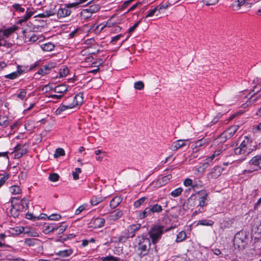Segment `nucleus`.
<instances>
[{
    "instance_id": "obj_20",
    "label": "nucleus",
    "mask_w": 261,
    "mask_h": 261,
    "mask_svg": "<svg viewBox=\"0 0 261 261\" xmlns=\"http://www.w3.org/2000/svg\"><path fill=\"white\" fill-rule=\"evenodd\" d=\"M198 194H201V197H200L199 199L198 205L200 207H203L206 205V200L207 196V194L203 192H200L198 193Z\"/></svg>"
},
{
    "instance_id": "obj_44",
    "label": "nucleus",
    "mask_w": 261,
    "mask_h": 261,
    "mask_svg": "<svg viewBox=\"0 0 261 261\" xmlns=\"http://www.w3.org/2000/svg\"><path fill=\"white\" fill-rule=\"evenodd\" d=\"M171 178H172V175L171 174H169L166 176H164L161 178L160 182H161L163 185H165L168 181H169Z\"/></svg>"
},
{
    "instance_id": "obj_51",
    "label": "nucleus",
    "mask_w": 261,
    "mask_h": 261,
    "mask_svg": "<svg viewBox=\"0 0 261 261\" xmlns=\"http://www.w3.org/2000/svg\"><path fill=\"white\" fill-rule=\"evenodd\" d=\"M134 87L137 90H142L144 87V85L143 83L141 81H138L135 83Z\"/></svg>"
},
{
    "instance_id": "obj_29",
    "label": "nucleus",
    "mask_w": 261,
    "mask_h": 261,
    "mask_svg": "<svg viewBox=\"0 0 261 261\" xmlns=\"http://www.w3.org/2000/svg\"><path fill=\"white\" fill-rule=\"evenodd\" d=\"M228 139H229V137H228L226 134L224 132L216 139V141L218 143H223L226 142Z\"/></svg>"
},
{
    "instance_id": "obj_31",
    "label": "nucleus",
    "mask_w": 261,
    "mask_h": 261,
    "mask_svg": "<svg viewBox=\"0 0 261 261\" xmlns=\"http://www.w3.org/2000/svg\"><path fill=\"white\" fill-rule=\"evenodd\" d=\"M10 125V122L8 118L5 116L0 115V125L3 127H6Z\"/></svg>"
},
{
    "instance_id": "obj_18",
    "label": "nucleus",
    "mask_w": 261,
    "mask_h": 261,
    "mask_svg": "<svg viewBox=\"0 0 261 261\" xmlns=\"http://www.w3.org/2000/svg\"><path fill=\"white\" fill-rule=\"evenodd\" d=\"M105 220L102 218L97 217L92 220V223L94 225L95 228H99L103 226Z\"/></svg>"
},
{
    "instance_id": "obj_53",
    "label": "nucleus",
    "mask_w": 261,
    "mask_h": 261,
    "mask_svg": "<svg viewBox=\"0 0 261 261\" xmlns=\"http://www.w3.org/2000/svg\"><path fill=\"white\" fill-rule=\"evenodd\" d=\"M239 5V3H238V2L237 1H235L231 5L230 7L234 11L238 10L241 8Z\"/></svg>"
},
{
    "instance_id": "obj_24",
    "label": "nucleus",
    "mask_w": 261,
    "mask_h": 261,
    "mask_svg": "<svg viewBox=\"0 0 261 261\" xmlns=\"http://www.w3.org/2000/svg\"><path fill=\"white\" fill-rule=\"evenodd\" d=\"M207 143H208V141H207V139L203 138L202 139H200L195 142V143L194 144V146L193 147V148L194 149V148H196L198 147L204 146L206 145H207Z\"/></svg>"
},
{
    "instance_id": "obj_38",
    "label": "nucleus",
    "mask_w": 261,
    "mask_h": 261,
    "mask_svg": "<svg viewBox=\"0 0 261 261\" xmlns=\"http://www.w3.org/2000/svg\"><path fill=\"white\" fill-rule=\"evenodd\" d=\"M57 225H56L55 224H51L50 225L47 226L44 229L45 233H47L50 232L56 231V227H57Z\"/></svg>"
},
{
    "instance_id": "obj_46",
    "label": "nucleus",
    "mask_w": 261,
    "mask_h": 261,
    "mask_svg": "<svg viewBox=\"0 0 261 261\" xmlns=\"http://www.w3.org/2000/svg\"><path fill=\"white\" fill-rule=\"evenodd\" d=\"M19 72V71H16V72H12L10 74L5 75V77L7 79H11V80L15 79L20 75V72Z\"/></svg>"
},
{
    "instance_id": "obj_49",
    "label": "nucleus",
    "mask_w": 261,
    "mask_h": 261,
    "mask_svg": "<svg viewBox=\"0 0 261 261\" xmlns=\"http://www.w3.org/2000/svg\"><path fill=\"white\" fill-rule=\"evenodd\" d=\"M69 72L68 69L67 67H64L63 69H60L59 74L60 76H66Z\"/></svg>"
},
{
    "instance_id": "obj_47",
    "label": "nucleus",
    "mask_w": 261,
    "mask_h": 261,
    "mask_svg": "<svg viewBox=\"0 0 261 261\" xmlns=\"http://www.w3.org/2000/svg\"><path fill=\"white\" fill-rule=\"evenodd\" d=\"M198 224L202 225L211 226L213 224V222L210 220H202L198 221Z\"/></svg>"
},
{
    "instance_id": "obj_41",
    "label": "nucleus",
    "mask_w": 261,
    "mask_h": 261,
    "mask_svg": "<svg viewBox=\"0 0 261 261\" xmlns=\"http://www.w3.org/2000/svg\"><path fill=\"white\" fill-rule=\"evenodd\" d=\"M182 191V189L181 188H178L172 191L170 195L173 197H176L181 194Z\"/></svg>"
},
{
    "instance_id": "obj_22",
    "label": "nucleus",
    "mask_w": 261,
    "mask_h": 261,
    "mask_svg": "<svg viewBox=\"0 0 261 261\" xmlns=\"http://www.w3.org/2000/svg\"><path fill=\"white\" fill-rule=\"evenodd\" d=\"M151 214H153L151 207L150 206L147 207L140 214L139 217L140 219H142L147 217L148 216L151 215Z\"/></svg>"
},
{
    "instance_id": "obj_4",
    "label": "nucleus",
    "mask_w": 261,
    "mask_h": 261,
    "mask_svg": "<svg viewBox=\"0 0 261 261\" xmlns=\"http://www.w3.org/2000/svg\"><path fill=\"white\" fill-rule=\"evenodd\" d=\"M139 242L137 248L138 254L140 257L146 255L148 254L150 246V241L149 239L142 237L139 238Z\"/></svg>"
},
{
    "instance_id": "obj_7",
    "label": "nucleus",
    "mask_w": 261,
    "mask_h": 261,
    "mask_svg": "<svg viewBox=\"0 0 261 261\" xmlns=\"http://www.w3.org/2000/svg\"><path fill=\"white\" fill-rule=\"evenodd\" d=\"M15 199H17L16 197H12L10 201L11 203L12 208H11L10 212L12 217L14 218L17 217L20 212H22L23 210L20 207V206L18 204L14 203V200Z\"/></svg>"
},
{
    "instance_id": "obj_9",
    "label": "nucleus",
    "mask_w": 261,
    "mask_h": 261,
    "mask_svg": "<svg viewBox=\"0 0 261 261\" xmlns=\"http://www.w3.org/2000/svg\"><path fill=\"white\" fill-rule=\"evenodd\" d=\"M56 66L55 63L52 62L42 66L38 71L39 74L44 75L49 73L50 71Z\"/></svg>"
},
{
    "instance_id": "obj_62",
    "label": "nucleus",
    "mask_w": 261,
    "mask_h": 261,
    "mask_svg": "<svg viewBox=\"0 0 261 261\" xmlns=\"http://www.w3.org/2000/svg\"><path fill=\"white\" fill-rule=\"evenodd\" d=\"M209 164L207 162L204 163L202 165L199 167V171H203L206 168L208 167Z\"/></svg>"
},
{
    "instance_id": "obj_27",
    "label": "nucleus",
    "mask_w": 261,
    "mask_h": 261,
    "mask_svg": "<svg viewBox=\"0 0 261 261\" xmlns=\"http://www.w3.org/2000/svg\"><path fill=\"white\" fill-rule=\"evenodd\" d=\"M121 201V199L119 197H115L113 198L110 201V207L112 208H115L120 204Z\"/></svg>"
},
{
    "instance_id": "obj_60",
    "label": "nucleus",
    "mask_w": 261,
    "mask_h": 261,
    "mask_svg": "<svg viewBox=\"0 0 261 261\" xmlns=\"http://www.w3.org/2000/svg\"><path fill=\"white\" fill-rule=\"evenodd\" d=\"M141 19L139 20V21H138L136 23H135L134 24V25H133L132 27H130L128 32L129 33H132L134 31V30L136 29V28L138 26V25L140 24V23L141 22Z\"/></svg>"
},
{
    "instance_id": "obj_33",
    "label": "nucleus",
    "mask_w": 261,
    "mask_h": 261,
    "mask_svg": "<svg viewBox=\"0 0 261 261\" xmlns=\"http://www.w3.org/2000/svg\"><path fill=\"white\" fill-rule=\"evenodd\" d=\"M147 199V197H143L139 199L136 200L134 204V206L136 208H138L140 207L142 204H143L145 201Z\"/></svg>"
},
{
    "instance_id": "obj_32",
    "label": "nucleus",
    "mask_w": 261,
    "mask_h": 261,
    "mask_svg": "<svg viewBox=\"0 0 261 261\" xmlns=\"http://www.w3.org/2000/svg\"><path fill=\"white\" fill-rule=\"evenodd\" d=\"M41 47L44 51H50L54 49L55 45L49 42L43 44Z\"/></svg>"
},
{
    "instance_id": "obj_6",
    "label": "nucleus",
    "mask_w": 261,
    "mask_h": 261,
    "mask_svg": "<svg viewBox=\"0 0 261 261\" xmlns=\"http://www.w3.org/2000/svg\"><path fill=\"white\" fill-rule=\"evenodd\" d=\"M28 146L26 144L23 145L18 144L14 148V156L15 159H19L28 152Z\"/></svg>"
},
{
    "instance_id": "obj_10",
    "label": "nucleus",
    "mask_w": 261,
    "mask_h": 261,
    "mask_svg": "<svg viewBox=\"0 0 261 261\" xmlns=\"http://www.w3.org/2000/svg\"><path fill=\"white\" fill-rule=\"evenodd\" d=\"M168 201L167 200H165V202H162L161 204L155 203L150 205V206L151 207L153 214L160 213L162 212L163 207L165 208L168 206Z\"/></svg>"
},
{
    "instance_id": "obj_26",
    "label": "nucleus",
    "mask_w": 261,
    "mask_h": 261,
    "mask_svg": "<svg viewBox=\"0 0 261 261\" xmlns=\"http://www.w3.org/2000/svg\"><path fill=\"white\" fill-rule=\"evenodd\" d=\"M259 100H261V94L256 95L255 94L252 95L247 101L248 105H252L257 102Z\"/></svg>"
},
{
    "instance_id": "obj_48",
    "label": "nucleus",
    "mask_w": 261,
    "mask_h": 261,
    "mask_svg": "<svg viewBox=\"0 0 261 261\" xmlns=\"http://www.w3.org/2000/svg\"><path fill=\"white\" fill-rule=\"evenodd\" d=\"M82 172V170L80 168H76L75 171L72 172L73 178L74 180H77L79 178V173Z\"/></svg>"
},
{
    "instance_id": "obj_61",
    "label": "nucleus",
    "mask_w": 261,
    "mask_h": 261,
    "mask_svg": "<svg viewBox=\"0 0 261 261\" xmlns=\"http://www.w3.org/2000/svg\"><path fill=\"white\" fill-rule=\"evenodd\" d=\"M226 149V147H224L222 146V147H220L219 146L218 149L214 152V154L216 156H218L219 155H220L222 150H225Z\"/></svg>"
},
{
    "instance_id": "obj_45",
    "label": "nucleus",
    "mask_w": 261,
    "mask_h": 261,
    "mask_svg": "<svg viewBox=\"0 0 261 261\" xmlns=\"http://www.w3.org/2000/svg\"><path fill=\"white\" fill-rule=\"evenodd\" d=\"M65 154V151L63 149L61 148H58L56 150L55 153L54 154L55 158H57L60 156H63Z\"/></svg>"
},
{
    "instance_id": "obj_42",
    "label": "nucleus",
    "mask_w": 261,
    "mask_h": 261,
    "mask_svg": "<svg viewBox=\"0 0 261 261\" xmlns=\"http://www.w3.org/2000/svg\"><path fill=\"white\" fill-rule=\"evenodd\" d=\"M81 15L84 19H88L91 17L92 13L86 9L82 11Z\"/></svg>"
},
{
    "instance_id": "obj_52",
    "label": "nucleus",
    "mask_w": 261,
    "mask_h": 261,
    "mask_svg": "<svg viewBox=\"0 0 261 261\" xmlns=\"http://www.w3.org/2000/svg\"><path fill=\"white\" fill-rule=\"evenodd\" d=\"M102 261H118V258L112 255L102 257Z\"/></svg>"
},
{
    "instance_id": "obj_30",
    "label": "nucleus",
    "mask_w": 261,
    "mask_h": 261,
    "mask_svg": "<svg viewBox=\"0 0 261 261\" xmlns=\"http://www.w3.org/2000/svg\"><path fill=\"white\" fill-rule=\"evenodd\" d=\"M103 201L102 197L94 196L90 200V203L93 205H96Z\"/></svg>"
},
{
    "instance_id": "obj_14",
    "label": "nucleus",
    "mask_w": 261,
    "mask_h": 261,
    "mask_svg": "<svg viewBox=\"0 0 261 261\" xmlns=\"http://www.w3.org/2000/svg\"><path fill=\"white\" fill-rule=\"evenodd\" d=\"M179 0H167L166 2L162 3L160 5L158 6L159 11L162 9H166L168 7L174 5L178 2Z\"/></svg>"
},
{
    "instance_id": "obj_37",
    "label": "nucleus",
    "mask_w": 261,
    "mask_h": 261,
    "mask_svg": "<svg viewBox=\"0 0 261 261\" xmlns=\"http://www.w3.org/2000/svg\"><path fill=\"white\" fill-rule=\"evenodd\" d=\"M186 237V234L184 231H180L177 234L176 241L177 242H180L185 239Z\"/></svg>"
},
{
    "instance_id": "obj_28",
    "label": "nucleus",
    "mask_w": 261,
    "mask_h": 261,
    "mask_svg": "<svg viewBox=\"0 0 261 261\" xmlns=\"http://www.w3.org/2000/svg\"><path fill=\"white\" fill-rule=\"evenodd\" d=\"M73 108L74 105H72L71 103L68 105H62L59 108H58V109L56 111V113L57 114H60L62 112L68 109H72Z\"/></svg>"
},
{
    "instance_id": "obj_12",
    "label": "nucleus",
    "mask_w": 261,
    "mask_h": 261,
    "mask_svg": "<svg viewBox=\"0 0 261 261\" xmlns=\"http://www.w3.org/2000/svg\"><path fill=\"white\" fill-rule=\"evenodd\" d=\"M189 140H178L172 143L171 146V149L175 151L178 149L184 147L187 145V144L185 142H188Z\"/></svg>"
},
{
    "instance_id": "obj_64",
    "label": "nucleus",
    "mask_w": 261,
    "mask_h": 261,
    "mask_svg": "<svg viewBox=\"0 0 261 261\" xmlns=\"http://www.w3.org/2000/svg\"><path fill=\"white\" fill-rule=\"evenodd\" d=\"M25 229L24 227H16L15 229L16 233L17 234H20V233H24Z\"/></svg>"
},
{
    "instance_id": "obj_11",
    "label": "nucleus",
    "mask_w": 261,
    "mask_h": 261,
    "mask_svg": "<svg viewBox=\"0 0 261 261\" xmlns=\"http://www.w3.org/2000/svg\"><path fill=\"white\" fill-rule=\"evenodd\" d=\"M223 170V169L221 166H215L212 169L211 172L208 174L207 177L208 178H217L221 174Z\"/></svg>"
},
{
    "instance_id": "obj_40",
    "label": "nucleus",
    "mask_w": 261,
    "mask_h": 261,
    "mask_svg": "<svg viewBox=\"0 0 261 261\" xmlns=\"http://www.w3.org/2000/svg\"><path fill=\"white\" fill-rule=\"evenodd\" d=\"M99 6L98 5H93L90 6L87 9L91 13H94L98 11L99 9Z\"/></svg>"
},
{
    "instance_id": "obj_1",
    "label": "nucleus",
    "mask_w": 261,
    "mask_h": 261,
    "mask_svg": "<svg viewBox=\"0 0 261 261\" xmlns=\"http://www.w3.org/2000/svg\"><path fill=\"white\" fill-rule=\"evenodd\" d=\"M256 149V144L255 142L248 136L245 137L240 145L234 149V152L236 155H242V160Z\"/></svg>"
},
{
    "instance_id": "obj_55",
    "label": "nucleus",
    "mask_w": 261,
    "mask_h": 261,
    "mask_svg": "<svg viewBox=\"0 0 261 261\" xmlns=\"http://www.w3.org/2000/svg\"><path fill=\"white\" fill-rule=\"evenodd\" d=\"M12 7L17 11L20 12H23L24 11V9L21 7V6L19 4H14L12 5Z\"/></svg>"
},
{
    "instance_id": "obj_43",
    "label": "nucleus",
    "mask_w": 261,
    "mask_h": 261,
    "mask_svg": "<svg viewBox=\"0 0 261 261\" xmlns=\"http://www.w3.org/2000/svg\"><path fill=\"white\" fill-rule=\"evenodd\" d=\"M9 178V175L7 174H0V188L5 183Z\"/></svg>"
},
{
    "instance_id": "obj_36",
    "label": "nucleus",
    "mask_w": 261,
    "mask_h": 261,
    "mask_svg": "<svg viewBox=\"0 0 261 261\" xmlns=\"http://www.w3.org/2000/svg\"><path fill=\"white\" fill-rule=\"evenodd\" d=\"M37 241L38 240L36 239L28 238L25 239L24 243L26 245L28 246H33L35 244Z\"/></svg>"
},
{
    "instance_id": "obj_57",
    "label": "nucleus",
    "mask_w": 261,
    "mask_h": 261,
    "mask_svg": "<svg viewBox=\"0 0 261 261\" xmlns=\"http://www.w3.org/2000/svg\"><path fill=\"white\" fill-rule=\"evenodd\" d=\"M157 10H159L158 6L155 7L154 9L150 10L149 11L148 14L145 16V18L152 16L155 14Z\"/></svg>"
},
{
    "instance_id": "obj_56",
    "label": "nucleus",
    "mask_w": 261,
    "mask_h": 261,
    "mask_svg": "<svg viewBox=\"0 0 261 261\" xmlns=\"http://www.w3.org/2000/svg\"><path fill=\"white\" fill-rule=\"evenodd\" d=\"M26 91L22 89L19 93L17 95V97L21 100H23L26 96Z\"/></svg>"
},
{
    "instance_id": "obj_25",
    "label": "nucleus",
    "mask_w": 261,
    "mask_h": 261,
    "mask_svg": "<svg viewBox=\"0 0 261 261\" xmlns=\"http://www.w3.org/2000/svg\"><path fill=\"white\" fill-rule=\"evenodd\" d=\"M68 90V87L65 85L57 86L54 89L55 92L63 94Z\"/></svg>"
},
{
    "instance_id": "obj_2",
    "label": "nucleus",
    "mask_w": 261,
    "mask_h": 261,
    "mask_svg": "<svg viewBox=\"0 0 261 261\" xmlns=\"http://www.w3.org/2000/svg\"><path fill=\"white\" fill-rule=\"evenodd\" d=\"M248 236L246 232L240 231L234 236L233 243L235 249L244 250L248 244Z\"/></svg>"
},
{
    "instance_id": "obj_3",
    "label": "nucleus",
    "mask_w": 261,
    "mask_h": 261,
    "mask_svg": "<svg viewBox=\"0 0 261 261\" xmlns=\"http://www.w3.org/2000/svg\"><path fill=\"white\" fill-rule=\"evenodd\" d=\"M169 229H165L164 226L154 225L149 232L150 238L153 244H155L161 239V236L164 232L168 231Z\"/></svg>"
},
{
    "instance_id": "obj_5",
    "label": "nucleus",
    "mask_w": 261,
    "mask_h": 261,
    "mask_svg": "<svg viewBox=\"0 0 261 261\" xmlns=\"http://www.w3.org/2000/svg\"><path fill=\"white\" fill-rule=\"evenodd\" d=\"M250 168L245 170L247 173L261 170V154L253 156L249 162Z\"/></svg>"
},
{
    "instance_id": "obj_63",
    "label": "nucleus",
    "mask_w": 261,
    "mask_h": 261,
    "mask_svg": "<svg viewBox=\"0 0 261 261\" xmlns=\"http://www.w3.org/2000/svg\"><path fill=\"white\" fill-rule=\"evenodd\" d=\"M142 5V3L141 2H138L135 5H133L127 11V12H129L130 11H133L135 10L136 8H137L138 6Z\"/></svg>"
},
{
    "instance_id": "obj_23",
    "label": "nucleus",
    "mask_w": 261,
    "mask_h": 261,
    "mask_svg": "<svg viewBox=\"0 0 261 261\" xmlns=\"http://www.w3.org/2000/svg\"><path fill=\"white\" fill-rule=\"evenodd\" d=\"M199 181V184L197 183V182L196 181H195L194 182V183L193 184V181L191 179L186 178L185 180L184 184V185L186 187L190 186H192L193 187H195L197 185L202 187L203 185V183L202 182V181H201L200 180Z\"/></svg>"
},
{
    "instance_id": "obj_35",
    "label": "nucleus",
    "mask_w": 261,
    "mask_h": 261,
    "mask_svg": "<svg viewBox=\"0 0 261 261\" xmlns=\"http://www.w3.org/2000/svg\"><path fill=\"white\" fill-rule=\"evenodd\" d=\"M29 200L25 198L21 199L20 204L19 205L23 210V211L26 210L28 208Z\"/></svg>"
},
{
    "instance_id": "obj_17",
    "label": "nucleus",
    "mask_w": 261,
    "mask_h": 261,
    "mask_svg": "<svg viewBox=\"0 0 261 261\" xmlns=\"http://www.w3.org/2000/svg\"><path fill=\"white\" fill-rule=\"evenodd\" d=\"M29 8L27 9L25 14L18 20V23L22 24L23 22H26L33 15L34 12L31 11H29Z\"/></svg>"
},
{
    "instance_id": "obj_34",
    "label": "nucleus",
    "mask_w": 261,
    "mask_h": 261,
    "mask_svg": "<svg viewBox=\"0 0 261 261\" xmlns=\"http://www.w3.org/2000/svg\"><path fill=\"white\" fill-rule=\"evenodd\" d=\"M67 227V226L65 224V223H62L60 225L57 226V227H56V231H57V233L59 234L62 233L66 230Z\"/></svg>"
},
{
    "instance_id": "obj_21",
    "label": "nucleus",
    "mask_w": 261,
    "mask_h": 261,
    "mask_svg": "<svg viewBox=\"0 0 261 261\" xmlns=\"http://www.w3.org/2000/svg\"><path fill=\"white\" fill-rule=\"evenodd\" d=\"M72 250L70 248H69L57 252L56 253V254L62 257H65L70 256L72 253Z\"/></svg>"
},
{
    "instance_id": "obj_8",
    "label": "nucleus",
    "mask_w": 261,
    "mask_h": 261,
    "mask_svg": "<svg viewBox=\"0 0 261 261\" xmlns=\"http://www.w3.org/2000/svg\"><path fill=\"white\" fill-rule=\"evenodd\" d=\"M140 227V224L129 225L126 229V237L127 238H133L135 236L136 232L138 231Z\"/></svg>"
},
{
    "instance_id": "obj_15",
    "label": "nucleus",
    "mask_w": 261,
    "mask_h": 261,
    "mask_svg": "<svg viewBox=\"0 0 261 261\" xmlns=\"http://www.w3.org/2000/svg\"><path fill=\"white\" fill-rule=\"evenodd\" d=\"M83 101V94L82 93H79L74 97L72 105H74V108L78 105H81Z\"/></svg>"
},
{
    "instance_id": "obj_19",
    "label": "nucleus",
    "mask_w": 261,
    "mask_h": 261,
    "mask_svg": "<svg viewBox=\"0 0 261 261\" xmlns=\"http://www.w3.org/2000/svg\"><path fill=\"white\" fill-rule=\"evenodd\" d=\"M239 127V125H233L231 126L229 129L225 131L224 132L226 134L229 138H231L237 132Z\"/></svg>"
},
{
    "instance_id": "obj_13",
    "label": "nucleus",
    "mask_w": 261,
    "mask_h": 261,
    "mask_svg": "<svg viewBox=\"0 0 261 261\" xmlns=\"http://www.w3.org/2000/svg\"><path fill=\"white\" fill-rule=\"evenodd\" d=\"M60 8L57 12V15L59 17H64L69 16L71 13V11L69 10L66 6Z\"/></svg>"
},
{
    "instance_id": "obj_58",
    "label": "nucleus",
    "mask_w": 261,
    "mask_h": 261,
    "mask_svg": "<svg viewBox=\"0 0 261 261\" xmlns=\"http://www.w3.org/2000/svg\"><path fill=\"white\" fill-rule=\"evenodd\" d=\"M79 5H80L79 3L75 1V2L72 3L65 4L63 5V6H66V7H67V8L69 9V8H73V7L75 8Z\"/></svg>"
},
{
    "instance_id": "obj_39",
    "label": "nucleus",
    "mask_w": 261,
    "mask_h": 261,
    "mask_svg": "<svg viewBox=\"0 0 261 261\" xmlns=\"http://www.w3.org/2000/svg\"><path fill=\"white\" fill-rule=\"evenodd\" d=\"M10 191L13 195H16L20 192V189L19 187L17 186H13L10 187Z\"/></svg>"
},
{
    "instance_id": "obj_59",
    "label": "nucleus",
    "mask_w": 261,
    "mask_h": 261,
    "mask_svg": "<svg viewBox=\"0 0 261 261\" xmlns=\"http://www.w3.org/2000/svg\"><path fill=\"white\" fill-rule=\"evenodd\" d=\"M61 218V216L57 214H52L48 217V219L50 220H59Z\"/></svg>"
},
{
    "instance_id": "obj_16",
    "label": "nucleus",
    "mask_w": 261,
    "mask_h": 261,
    "mask_svg": "<svg viewBox=\"0 0 261 261\" xmlns=\"http://www.w3.org/2000/svg\"><path fill=\"white\" fill-rule=\"evenodd\" d=\"M252 230L254 231L255 233L258 234L261 233V221L259 219L257 218L254 220Z\"/></svg>"
},
{
    "instance_id": "obj_50",
    "label": "nucleus",
    "mask_w": 261,
    "mask_h": 261,
    "mask_svg": "<svg viewBox=\"0 0 261 261\" xmlns=\"http://www.w3.org/2000/svg\"><path fill=\"white\" fill-rule=\"evenodd\" d=\"M59 178V175L57 173H55L50 174L48 177L50 181H54V182L57 181V180H58Z\"/></svg>"
},
{
    "instance_id": "obj_54",
    "label": "nucleus",
    "mask_w": 261,
    "mask_h": 261,
    "mask_svg": "<svg viewBox=\"0 0 261 261\" xmlns=\"http://www.w3.org/2000/svg\"><path fill=\"white\" fill-rule=\"evenodd\" d=\"M219 0H202V2L206 6L214 5L218 2Z\"/></svg>"
}]
</instances>
